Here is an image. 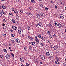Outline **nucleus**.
<instances>
[{
	"instance_id": "f257e3e1",
	"label": "nucleus",
	"mask_w": 66,
	"mask_h": 66,
	"mask_svg": "<svg viewBox=\"0 0 66 66\" xmlns=\"http://www.w3.org/2000/svg\"><path fill=\"white\" fill-rule=\"evenodd\" d=\"M5 57L7 62H9V61H10L9 59V58H10V55H9L7 54H6Z\"/></svg>"
},
{
	"instance_id": "f03ea898",
	"label": "nucleus",
	"mask_w": 66,
	"mask_h": 66,
	"mask_svg": "<svg viewBox=\"0 0 66 66\" xmlns=\"http://www.w3.org/2000/svg\"><path fill=\"white\" fill-rule=\"evenodd\" d=\"M59 17H60V18H61V19H62L64 17V15L63 14H60V15Z\"/></svg>"
},
{
	"instance_id": "7ed1b4c3",
	"label": "nucleus",
	"mask_w": 66,
	"mask_h": 66,
	"mask_svg": "<svg viewBox=\"0 0 66 66\" xmlns=\"http://www.w3.org/2000/svg\"><path fill=\"white\" fill-rule=\"evenodd\" d=\"M40 57L42 60H44L45 59V56H44L43 55H42L40 56Z\"/></svg>"
},
{
	"instance_id": "20e7f679",
	"label": "nucleus",
	"mask_w": 66,
	"mask_h": 66,
	"mask_svg": "<svg viewBox=\"0 0 66 66\" xmlns=\"http://www.w3.org/2000/svg\"><path fill=\"white\" fill-rule=\"evenodd\" d=\"M12 28L13 30H16L17 29V27L16 26H13L12 27Z\"/></svg>"
},
{
	"instance_id": "39448f33",
	"label": "nucleus",
	"mask_w": 66,
	"mask_h": 66,
	"mask_svg": "<svg viewBox=\"0 0 66 66\" xmlns=\"http://www.w3.org/2000/svg\"><path fill=\"white\" fill-rule=\"evenodd\" d=\"M35 40L37 44H39V39H36Z\"/></svg>"
},
{
	"instance_id": "423d86ee",
	"label": "nucleus",
	"mask_w": 66,
	"mask_h": 66,
	"mask_svg": "<svg viewBox=\"0 0 66 66\" xmlns=\"http://www.w3.org/2000/svg\"><path fill=\"white\" fill-rule=\"evenodd\" d=\"M44 42H41L40 44V45L42 47H43L44 46Z\"/></svg>"
},
{
	"instance_id": "0eeeda50",
	"label": "nucleus",
	"mask_w": 66,
	"mask_h": 66,
	"mask_svg": "<svg viewBox=\"0 0 66 66\" xmlns=\"http://www.w3.org/2000/svg\"><path fill=\"white\" fill-rule=\"evenodd\" d=\"M20 61L21 62L23 63L24 62V60H23V57H22L20 58Z\"/></svg>"
},
{
	"instance_id": "6e6552de",
	"label": "nucleus",
	"mask_w": 66,
	"mask_h": 66,
	"mask_svg": "<svg viewBox=\"0 0 66 66\" xmlns=\"http://www.w3.org/2000/svg\"><path fill=\"white\" fill-rule=\"evenodd\" d=\"M36 16H37V18L38 19H40V16L39 14H37L36 15Z\"/></svg>"
},
{
	"instance_id": "1a4fd4ad",
	"label": "nucleus",
	"mask_w": 66,
	"mask_h": 66,
	"mask_svg": "<svg viewBox=\"0 0 66 66\" xmlns=\"http://www.w3.org/2000/svg\"><path fill=\"white\" fill-rule=\"evenodd\" d=\"M16 40L17 43H18V44H19V43H20V41L18 39H16Z\"/></svg>"
},
{
	"instance_id": "9d476101",
	"label": "nucleus",
	"mask_w": 66,
	"mask_h": 66,
	"mask_svg": "<svg viewBox=\"0 0 66 66\" xmlns=\"http://www.w3.org/2000/svg\"><path fill=\"white\" fill-rule=\"evenodd\" d=\"M11 21L13 22V23H15V20L14 19H12L11 20Z\"/></svg>"
},
{
	"instance_id": "9b49d317",
	"label": "nucleus",
	"mask_w": 66,
	"mask_h": 66,
	"mask_svg": "<svg viewBox=\"0 0 66 66\" xmlns=\"http://www.w3.org/2000/svg\"><path fill=\"white\" fill-rule=\"evenodd\" d=\"M46 54L47 55V56H50V53L48 52H47L46 53Z\"/></svg>"
},
{
	"instance_id": "f8f14e48",
	"label": "nucleus",
	"mask_w": 66,
	"mask_h": 66,
	"mask_svg": "<svg viewBox=\"0 0 66 66\" xmlns=\"http://www.w3.org/2000/svg\"><path fill=\"white\" fill-rule=\"evenodd\" d=\"M29 49L30 50H32L33 49V48L31 47L30 46H29Z\"/></svg>"
},
{
	"instance_id": "ddd939ff",
	"label": "nucleus",
	"mask_w": 66,
	"mask_h": 66,
	"mask_svg": "<svg viewBox=\"0 0 66 66\" xmlns=\"http://www.w3.org/2000/svg\"><path fill=\"white\" fill-rule=\"evenodd\" d=\"M24 49L25 50H26V51H28V48L26 47H24Z\"/></svg>"
},
{
	"instance_id": "4468645a",
	"label": "nucleus",
	"mask_w": 66,
	"mask_h": 66,
	"mask_svg": "<svg viewBox=\"0 0 66 66\" xmlns=\"http://www.w3.org/2000/svg\"><path fill=\"white\" fill-rule=\"evenodd\" d=\"M28 38H29L30 39V40H33V37L30 36H28Z\"/></svg>"
},
{
	"instance_id": "2eb2a0df",
	"label": "nucleus",
	"mask_w": 66,
	"mask_h": 66,
	"mask_svg": "<svg viewBox=\"0 0 66 66\" xmlns=\"http://www.w3.org/2000/svg\"><path fill=\"white\" fill-rule=\"evenodd\" d=\"M2 9H6V7L4 5H2Z\"/></svg>"
},
{
	"instance_id": "dca6fc26",
	"label": "nucleus",
	"mask_w": 66,
	"mask_h": 66,
	"mask_svg": "<svg viewBox=\"0 0 66 66\" xmlns=\"http://www.w3.org/2000/svg\"><path fill=\"white\" fill-rule=\"evenodd\" d=\"M58 26L59 28H61L62 27V26L61 24L59 23L58 24Z\"/></svg>"
},
{
	"instance_id": "f3484780",
	"label": "nucleus",
	"mask_w": 66,
	"mask_h": 66,
	"mask_svg": "<svg viewBox=\"0 0 66 66\" xmlns=\"http://www.w3.org/2000/svg\"><path fill=\"white\" fill-rule=\"evenodd\" d=\"M14 13L15 14H18V12L17 11H14Z\"/></svg>"
},
{
	"instance_id": "a211bd4d",
	"label": "nucleus",
	"mask_w": 66,
	"mask_h": 66,
	"mask_svg": "<svg viewBox=\"0 0 66 66\" xmlns=\"http://www.w3.org/2000/svg\"><path fill=\"white\" fill-rule=\"evenodd\" d=\"M38 24L39 26H41L42 25V23L41 22H39L38 23Z\"/></svg>"
},
{
	"instance_id": "6ab92c4d",
	"label": "nucleus",
	"mask_w": 66,
	"mask_h": 66,
	"mask_svg": "<svg viewBox=\"0 0 66 66\" xmlns=\"http://www.w3.org/2000/svg\"><path fill=\"white\" fill-rule=\"evenodd\" d=\"M3 51L6 53H7V50H6L5 49H3Z\"/></svg>"
},
{
	"instance_id": "aec40b11",
	"label": "nucleus",
	"mask_w": 66,
	"mask_h": 66,
	"mask_svg": "<svg viewBox=\"0 0 66 66\" xmlns=\"http://www.w3.org/2000/svg\"><path fill=\"white\" fill-rule=\"evenodd\" d=\"M41 39H42V40H43V41H45V39L43 37H42Z\"/></svg>"
},
{
	"instance_id": "412c9836",
	"label": "nucleus",
	"mask_w": 66,
	"mask_h": 66,
	"mask_svg": "<svg viewBox=\"0 0 66 66\" xmlns=\"http://www.w3.org/2000/svg\"><path fill=\"white\" fill-rule=\"evenodd\" d=\"M47 34L48 35H50V34H51V32L50 31H48L47 32Z\"/></svg>"
},
{
	"instance_id": "4be33fe9",
	"label": "nucleus",
	"mask_w": 66,
	"mask_h": 66,
	"mask_svg": "<svg viewBox=\"0 0 66 66\" xmlns=\"http://www.w3.org/2000/svg\"><path fill=\"white\" fill-rule=\"evenodd\" d=\"M59 62L58 61H55V63L56 64H57V65H58L59 64Z\"/></svg>"
},
{
	"instance_id": "5701e85b",
	"label": "nucleus",
	"mask_w": 66,
	"mask_h": 66,
	"mask_svg": "<svg viewBox=\"0 0 66 66\" xmlns=\"http://www.w3.org/2000/svg\"><path fill=\"white\" fill-rule=\"evenodd\" d=\"M18 33L19 34H21V30H19L18 31Z\"/></svg>"
},
{
	"instance_id": "b1692460",
	"label": "nucleus",
	"mask_w": 66,
	"mask_h": 66,
	"mask_svg": "<svg viewBox=\"0 0 66 66\" xmlns=\"http://www.w3.org/2000/svg\"><path fill=\"white\" fill-rule=\"evenodd\" d=\"M53 48H54V50H57V47H56V46L54 47Z\"/></svg>"
},
{
	"instance_id": "393cba45",
	"label": "nucleus",
	"mask_w": 66,
	"mask_h": 66,
	"mask_svg": "<svg viewBox=\"0 0 66 66\" xmlns=\"http://www.w3.org/2000/svg\"><path fill=\"white\" fill-rule=\"evenodd\" d=\"M11 36H12V37H14V36H15V34H12L11 35Z\"/></svg>"
},
{
	"instance_id": "a878e982",
	"label": "nucleus",
	"mask_w": 66,
	"mask_h": 66,
	"mask_svg": "<svg viewBox=\"0 0 66 66\" xmlns=\"http://www.w3.org/2000/svg\"><path fill=\"white\" fill-rule=\"evenodd\" d=\"M11 42L12 44H14V43H15V41H14V40H12Z\"/></svg>"
},
{
	"instance_id": "bb28decb",
	"label": "nucleus",
	"mask_w": 66,
	"mask_h": 66,
	"mask_svg": "<svg viewBox=\"0 0 66 66\" xmlns=\"http://www.w3.org/2000/svg\"><path fill=\"white\" fill-rule=\"evenodd\" d=\"M32 44L33 46H35V43L34 42H32Z\"/></svg>"
},
{
	"instance_id": "cd10ccee",
	"label": "nucleus",
	"mask_w": 66,
	"mask_h": 66,
	"mask_svg": "<svg viewBox=\"0 0 66 66\" xmlns=\"http://www.w3.org/2000/svg\"><path fill=\"white\" fill-rule=\"evenodd\" d=\"M20 12L21 13H23V11L22 10H20Z\"/></svg>"
},
{
	"instance_id": "c85d7f7f",
	"label": "nucleus",
	"mask_w": 66,
	"mask_h": 66,
	"mask_svg": "<svg viewBox=\"0 0 66 66\" xmlns=\"http://www.w3.org/2000/svg\"><path fill=\"white\" fill-rule=\"evenodd\" d=\"M9 14L10 15H11V16H13V14L11 13H9Z\"/></svg>"
},
{
	"instance_id": "c756f323",
	"label": "nucleus",
	"mask_w": 66,
	"mask_h": 66,
	"mask_svg": "<svg viewBox=\"0 0 66 66\" xmlns=\"http://www.w3.org/2000/svg\"><path fill=\"white\" fill-rule=\"evenodd\" d=\"M19 28L20 29V30H21L22 31H23V29H22V28L21 27H19Z\"/></svg>"
},
{
	"instance_id": "7c9ffc66",
	"label": "nucleus",
	"mask_w": 66,
	"mask_h": 66,
	"mask_svg": "<svg viewBox=\"0 0 66 66\" xmlns=\"http://www.w3.org/2000/svg\"><path fill=\"white\" fill-rule=\"evenodd\" d=\"M59 25V24H57V23H55V27H57Z\"/></svg>"
},
{
	"instance_id": "2f4dec72",
	"label": "nucleus",
	"mask_w": 66,
	"mask_h": 66,
	"mask_svg": "<svg viewBox=\"0 0 66 66\" xmlns=\"http://www.w3.org/2000/svg\"><path fill=\"white\" fill-rule=\"evenodd\" d=\"M38 36L39 38H41V35H40V34L38 35Z\"/></svg>"
},
{
	"instance_id": "473e14b6",
	"label": "nucleus",
	"mask_w": 66,
	"mask_h": 66,
	"mask_svg": "<svg viewBox=\"0 0 66 66\" xmlns=\"http://www.w3.org/2000/svg\"><path fill=\"white\" fill-rule=\"evenodd\" d=\"M1 12L2 14H4V11L3 10H2L1 11Z\"/></svg>"
},
{
	"instance_id": "72a5a7b5",
	"label": "nucleus",
	"mask_w": 66,
	"mask_h": 66,
	"mask_svg": "<svg viewBox=\"0 0 66 66\" xmlns=\"http://www.w3.org/2000/svg\"><path fill=\"white\" fill-rule=\"evenodd\" d=\"M31 1L33 3H35V1L34 0H31Z\"/></svg>"
},
{
	"instance_id": "f704fd0d",
	"label": "nucleus",
	"mask_w": 66,
	"mask_h": 66,
	"mask_svg": "<svg viewBox=\"0 0 66 66\" xmlns=\"http://www.w3.org/2000/svg\"><path fill=\"white\" fill-rule=\"evenodd\" d=\"M56 59L57 61L59 62L60 61V60H59V59L57 57H56Z\"/></svg>"
},
{
	"instance_id": "c9c22d12",
	"label": "nucleus",
	"mask_w": 66,
	"mask_h": 66,
	"mask_svg": "<svg viewBox=\"0 0 66 66\" xmlns=\"http://www.w3.org/2000/svg\"><path fill=\"white\" fill-rule=\"evenodd\" d=\"M3 29H6V28H7V27H6V26H4L3 27Z\"/></svg>"
},
{
	"instance_id": "e433bc0d",
	"label": "nucleus",
	"mask_w": 66,
	"mask_h": 66,
	"mask_svg": "<svg viewBox=\"0 0 66 66\" xmlns=\"http://www.w3.org/2000/svg\"><path fill=\"white\" fill-rule=\"evenodd\" d=\"M11 55L13 57H14V55L13 54V53H11Z\"/></svg>"
},
{
	"instance_id": "4c0bfd02",
	"label": "nucleus",
	"mask_w": 66,
	"mask_h": 66,
	"mask_svg": "<svg viewBox=\"0 0 66 66\" xmlns=\"http://www.w3.org/2000/svg\"><path fill=\"white\" fill-rule=\"evenodd\" d=\"M16 19H18L19 18V16L18 15H16Z\"/></svg>"
},
{
	"instance_id": "58836bf2",
	"label": "nucleus",
	"mask_w": 66,
	"mask_h": 66,
	"mask_svg": "<svg viewBox=\"0 0 66 66\" xmlns=\"http://www.w3.org/2000/svg\"><path fill=\"white\" fill-rule=\"evenodd\" d=\"M63 65L64 66H66V63H63Z\"/></svg>"
},
{
	"instance_id": "ea45409f",
	"label": "nucleus",
	"mask_w": 66,
	"mask_h": 66,
	"mask_svg": "<svg viewBox=\"0 0 66 66\" xmlns=\"http://www.w3.org/2000/svg\"><path fill=\"white\" fill-rule=\"evenodd\" d=\"M29 9L30 10H33V8L32 7H30Z\"/></svg>"
},
{
	"instance_id": "a19ab883",
	"label": "nucleus",
	"mask_w": 66,
	"mask_h": 66,
	"mask_svg": "<svg viewBox=\"0 0 66 66\" xmlns=\"http://www.w3.org/2000/svg\"><path fill=\"white\" fill-rule=\"evenodd\" d=\"M39 5L40 6V7H43V5L42 4H39Z\"/></svg>"
},
{
	"instance_id": "79ce46f5",
	"label": "nucleus",
	"mask_w": 66,
	"mask_h": 66,
	"mask_svg": "<svg viewBox=\"0 0 66 66\" xmlns=\"http://www.w3.org/2000/svg\"><path fill=\"white\" fill-rule=\"evenodd\" d=\"M45 10L46 11H48V8L47 7H46L45 8Z\"/></svg>"
},
{
	"instance_id": "37998d69",
	"label": "nucleus",
	"mask_w": 66,
	"mask_h": 66,
	"mask_svg": "<svg viewBox=\"0 0 66 66\" xmlns=\"http://www.w3.org/2000/svg\"><path fill=\"white\" fill-rule=\"evenodd\" d=\"M35 26H36L37 27V26H38V24L37 23H36Z\"/></svg>"
},
{
	"instance_id": "c03bdc74",
	"label": "nucleus",
	"mask_w": 66,
	"mask_h": 66,
	"mask_svg": "<svg viewBox=\"0 0 66 66\" xmlns=\"http://www.w3.org/2000/svg\"><path fill=\"white\" fill-rule=\"evenodd\" d=\"M28 30H31V28L30 27H28Z\"/></svg>"
},
{
	"instance_id": "a18cd8bd",
	"label": "nucleus",
	"mask_w": 66,
	"mask_h": 66,
	"mask_svg": "<svg viewBox=\"0 0 66 66\" xmlns=\"http://www.w3.org/2000/svg\"><path fill=\"white\" fill-rule=\"evenodd\" d=\"M12 11H15V9L12 8Z\"/></svg>"
},
{
	"instance_id": "49530a36",
	"label": "nucleus",
	"mask_w": 66,
	"mask_h": 66,
	"mask_svg": "<svg viewBox=\"0 0 66 66\" xmlns=\"http://www.w3.org/2000/svg\"><path fill=\"white\" fill-rule=\"evenodd\" d=\"M26 66H29V65L28 63H27L26 64Z\"/></svg>"
},
{
	"instance_id": "de8ad7c7",
	"label": "nucleus",
	"mask_w": 66,
	"mask_h": 66,
	"mask_svg": "<svg viewBox=\"0 0 66 66\" xmlns=\"http://www.w3.org/2000/svg\"><path fill=\"white\" fill-rule=\"evenodd\" d=\"M60 4H61V5H64V3H62V2H61Z\"/></svg>"
},
{
	"instance_id": "09e8293b",
	"label": "nucleus",
	"mask_w": 66,
	"mask_h": 66,
	"mask_svg": "<svg viewBox=\"0 0 66 66\" xmlns=\"http://www.w3.org/2000/svg\"><path fill=\"white\" fill-rule=\"evenodd\" d=\"M3 21L4 22H6V20L5 19H4L3 20Z\"/></svg>"
},
{
	"instance_id": "8fccbe9b",
	"label": "nucleus",
	"mask_w": 66,
	"mask_h": 66,
	"mask_svg": "<svg viewBox=\"0 0 66 66\" xmlns=\"http://www.w3.org/2000/svg\"><path fill=\"white\" fill-rule=\"evenodd\" d=\"M3 35L5 37H6V34H4Z\"/></svg>"
},
{
	"instance_id": "3c124183",
	"label": "nucleus",
	"mask_w": 66,
	"mask_h": 66,
	"mask_svg": "<svg viewBox=\"0 0 66 66\" xmlns=\"http://www.w3.org/2000/svg\"><path fill=\"white\" fill-rule=\"evenodd\" d=\"M29 15L30 16H31V15H32V14L31 13H29Z\"/></svg>"
},
{
	"instance_id": "603ef678",
	"label": "nucleus",
	"mask_w": 66,
	"mask_h": 66,
	"mask_svg": "<svg viewBox=\"0 0 66 66\" xmlns=\"http://www.w3.org/2000/svg\"><path fill=\"white\" fill-rule=\"evenodd\" d=\"M0 56L1 58H2L3 57V55H1Z\"/></svg>"
},
{
	"instance_id": "864d4df0",
	"label": "nucleus",
	"mask_w": 66,
	"mask_h": 66,
	"mask_svg": "<svg viewBox=\"0 0 66 66\" xmlns=\"http://www.w3.org/2000/svg\"><path fill=\"white\" fill-rule=\"evenodd\" d=\"M29 44H30V45H32V43L31 42H29Z\"/></svg>"
},
{
	"instance_id": "5fc2aeb1",
	"label": "nucleus",
	"mask_w": 66,
	"mask_h": 66,
	"mask_svg": "<svg viewBox=\"0 0 66 66\" xmlns=\"http://www.w3.org/2000/svg\"><path fill=\"white\" fill-rule=\"evenodd\" d=\"M21 66H24V65H23V64L22 63L21 64Z\"/></svg>"
},
{
	"instance_id": "6e6d98bb",
	"label": "nucleus",
	"mask_w": 66,
	"mask_h": 66,
	"mask_svg": "<svg viewBox=\"0 0 66 66\" xmlns=\"http://www.w3.org/2000/svg\"><path fill=\"white\" fill-rule=\"evenodd\" d=\"M26 14H28V13H29V12H25Z\"/></svg>"
},
{
	"instance_id": "4d7b16f0",
	"label": "nucleus",
	"mask_w": 66,
	"mask_h": 66,
	"mask_svg": "<svg viewBox=\"0 0 66 66\" xmlns=\"http://www.w3.org/2000/svg\"><path fill=\"white\" fill-rule=\"evenodd\" d=\"M56 36V35H55V34H54L53 35V37H55Z\"/></svg>"
},
{
	"instance_id": "13d9d810",
	"label": "nucleus",
	"mask_w": 66,
	"mask_h": 66,
	"mask_svg": "<svg viewBox=\"0 0 66 66\" xmlns=\"http://www.w3.org/2000/svg\"><path fill=\"white\" fill-rule=\"evenodd\" d=\"M10 31L11 32H13V30L12 29H11L10 30Z\"/></svg>"
},
{
	"instance_id": "bf43d9fd",
	"label": "nucleus",
	"mask_w": 66,
	"mask_h": 66,
	"mask_svg": "<svg viewBox=\"0 0 66 66\" xmlns=\"http://www.w3.org/2000/svg\"><path fill=\"white\" fill-rule=\"evenodd\" d=\"M40 15L41 16H43V13H41L40 14Z\"/></svg>"
},
{
	"instance_id": "052dcab7",
	"label": "nucleus",
	"mask_w": 66,
	"mask_h": 66,
	"mask_svg": "<svg viewBox=\"0 0 66 66\" xmlns=\"http://www.w3.org/2000/svg\"><path fill=\"white\" fill-rule=\"evenodd\" d=\"M35 63H37H37H38V61H35Z\"/></svg>"
},
{
	"instance_id": "680f3d73",
	"label": "nucleus",
	"mask_w": 66,
	"mask_h": 66,
	"mask_svg": "<svg viewBox=\"0 0 66 66\" xmlns=\"http://www.w3.org/2000/svg\"><path fill=\"white\" fill-rule=\"evenodd\" d=\"M9 49L10 50V49H12V47H9Z\"/></svg>"
},
{
	"instance_id": "e2e57ef3",
	"label": "nucleus",
	"mask_w": 66,
	"mask_h": 66,
	"mask_svg": "<svg viewBox=\"0 0 66 66\" xmlns=\"http://www.w3.org/2000/svg\"><path fill=\"white\" fill-rule=\"evenodd\" d=\"M50 47H51V48H53V47H52V45H51L50 46Z\"/></svg>"
},
{
	"instance_id": "0e129e2a",
	"label": "nucleus",
	"mask_w": 66,
	"mask_h": 66,
	"mask_svg": "<svg viewBox=\"0 0 66 66\" xmlns=\"http://www.w3.org/2000/svg\"><path fill=\"white\" fill-rule=\"evenodd\" d=\"M50 39H51V38H52V37H51V36H50Z\"/></svg>"
},
{
	"instance_id": "69168bd1",
	"label": "nucleus",
	"mask_w": 66,
	"mask_h": 66,
	"mask_svg": "<svg viewBox=\"0 0 66 66\" xmlns=\"http://www.w3.org/2000/svg\"><path fill=\"white\" fill-rule=\"evenodd\" d=\"M2 26H3V27H4V26H5V24H4V23H3V24Z\"/></svg>"
},
{
	"instance_id": "338daca9",
	"label": "nucleus",
	"mask_w": 66,
	"mask_h": 66,
	"mask_svg": "<svg viewBox=\"0 0 66 66\" xmlns=\"http://www.w3.org/2000/svg\"><path fill=\"white\" fill-rule=\"evenodd\" d=\"M47 43H48L49 42V40H47Z\"/></svg>"
},
{
	"instance_id": "774afa93",
	"label": "nucleus",
	"mask_w": 66,
	"mask_h": 66,
	"mask_svg": "<svg viewBox=\"0 0 66 66\" xmlns=\"http://www.w3.org/2000/svg\"><path fill=\"white\" fill-rule=\"evenodd\" d=\"M2 14H1L0 13V17H1V16H2Z\"/></svg>"
}]
</instances>
